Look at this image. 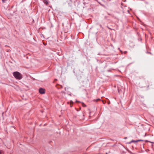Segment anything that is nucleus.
Returning a JSON list of instances; mask_svg holds the SVG:
<instances>
[{
	"instance_id": "obj_4",
	"label": "nucleus",
	"mask_w": 154,
	"mask_h": 154,
	"mask_svg": "<svg viewBox=\"0 0 154 154\" xmlns=\"http://www.w3.org/2000/svg\"><path fill=\"white\" fill-rule=\"evenodd\" d=\"M82 106L83 107H85L86 106V105H85L83 103H82Z\"/></svg>"
},
{
	"instance_id": "obj_11",
	"label": "nucleus",
	"mask_w": 154,
	"mask_h": 154,
	"mask_svg": "<svg viewBox=\"0 0 154 154\" xmlns=\"http://www.w3.org/2000/svg\"><path fill=\"white\" fill-rule=\"evenodd\" d=\"M4 0H2V1L3 2H4Z\"/></svg>"
},
{
	"instance_id": "obj_2",
	"label": "nucleus",
	"mask_w": 154,
	"mask_h": 154,
	"mask_svg": "<svg viewBox=\"0 0 154 154\" xmlns=\"http://www.w3.org/2000/svg\"><path fill=\"white\" fill-rule=\"evenodd\" d=\"M39 92L41 94H43L45 93V90L44 89L42 88H40L39 89Z\"/></svg>"
},
{
	"instance_id": "obj_9",
	"label": "nucleus",
	"mask_w": 154,
	"mask_h": 154,
	"mask_svg": "<svg viewBox=\"0 0 154 154\" xmlns=\"http://www.w3.org/2000/svg\"><path fill=\"white\" fill-rule=\"evenodd\" d=\"M127 52V51H125L124 52V53L125 54Z\"/></svg>"
},
{
	"instance_id": "obj_5",
	"label": "nucleus",
	"mask_w": 154,
	"mask_h": 154,
	"mask_svg": "<svg viewBox=\"0 0 154 154\" xmlns=\"http://www.w3.org/2000/svg\"><path fill=\"white\" fill-rule=\"evenodd\" d=\"M141 140H137V141H133H133H131V142H138V141H141Z\"/></svg>"
},
{
	"instance_id": "obj_8",
	"label": "nucleus",
	"mask_w": 154,
	"mask_h": 154,
	"mask_svg": "<svg viewBox=\"0 0 154 154\" xmlns=\"http://www.w3.org/2000/svg\"><path fill=\"white\" fill-rule=\"evenodd\" d=\"M70 107H72V105H71V104H70Z\"/></svg>"
},
{
	"instance_id": "obj_7",
	"label": "nucleus",
	"mask_w": 154,
	"mask_h": 154,
	"mask_svg": "<svg viewBox=\"0 0 154 154\" xmlns=\"http://www.w3.org/2000/svg\"><path fill=\"white\" fill-rule=\"evenodd\" d=\"M100 100V99H97V101H98V100Z\"/></svg>"
},
{
	"instance_id": "obj_6",
	"label": "nucleus",
	"mask_w": 154,
	"mask_h": 154,
	"mask_svg": "<svg viewBox=\"0 0 154 154\" xmlns=\"http://www.w3.org/2000/svg\"><path fill=\"white\" fill-rule=\"evenodd\" d=\"M72 103V101H71L70 102V104L71 103V104Z\"/></svg>"
},
{
	"instance_id": "obj_3",
	"label": "nucleus",
	"mask_w": 154,
	"mask_h": 154,
	"mask_svg": "<svg viewBox=\"0 0 154 154\" xmlns=\"http://www.w3.org/2000/svg\"><path fill=\"white\" fill-rule=\"evenodd\" d=\"M43 1L44 3L46 5H47L48 4V3L47 0H43Z\"/></svg>"
},
{
	"instance_id": "obj_12",
	"label": "nucleus",
	"mask_w": 154,
	"mask_h": 154,
	"mask_svg": "<svg viewBox=\"0 0 154 154\" xmlns=\"http://www.w3.org/2000/svg\"><path fill=\"white\" fill-rule=\"evenodd\" d=\"M0 154H1V152H0Z\"/></svg>"
},
{
	"instance_id": "obj_1",
	"label": "nucleus",
	"mask_w": 154,
	"mask_h": 154,
	"mask_svg": "<svg viewBox=\"0 0 154 154\" xmlns=\"http://www.w3.org/2000/svg\"><path fill=\"white\" fill-rule=\"evenodd\" d=\"M14 77L17 79L20 80L22 78V75L18 72H15L13 73Z\"/></svg>"
},
{
	"instance_id": "obj_10",
	"label": "nucleus",
	"mask_w": 154,
	"mask_h": 154,
	"mask_svg": "<svg viewBox=\"0 0 154 154\" xmlns=\"http://www.w3.org/2000/svg\"><path fill=\"white\" fill-rule=\"evenodd\" d=\"M127 11L128 12H129V11H128V10Z\"/></svg>"
}]
</instances>
